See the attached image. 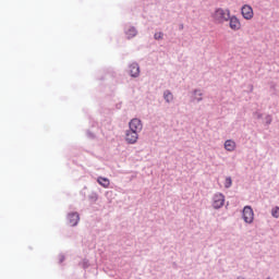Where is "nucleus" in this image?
<instances>
[{
  "instance_id": "0eeeda50",
  "label": "nucleus",
  "mask_w": 279,
  "mask_h": 279,
  "mask_svg": "<svg viewBox=\"0 0 279 279\" xmlns=\"http://www.w3.org/2000/svg\"><path fill=\"white\" fill-rule=\"evenodd\" d=\"M226 202V197L223 196V194H216L214 196V208H221V206H223Z\"/></svg>"
},
{
  "instance_id": "dca6fc26",
  "label": "nucleus",
  "mask_w": 279,
  "mask_h": 279,
  "mask_svg": "<svg viewBox=\"0 0 279 279\" xmlns=\"http://www.w3.org/2000/svg\"><path fill=\"white\" fill-rule=\"evenodd\" d=\"M226 189H230L232 186V178L228 177L225 181Z\"/></svg>"
},
{
  "instance_id": "7ed1b4c3",
  "label": "nucleus",
  "mask_w": 279,
  "mask_h": 279,
  "mask_svg": "<svg viewBox=\"0 0 279 279\" xmlns=\"http://www.w3.org/2000/svg\"><path fill=\"white\" fill-rule=\"evenodd\" d=\"M241 14L245 21H252L254 19V9L248 4H245L241 9Z\"/></svg>"
},
{
  "instance_id": "2eb2a0df",
  "label": "nucleus",
  "mask_w": 279,
  "mask_h": 279,
  "mask_svg": "<svg viewBox=\"0 0 279 279\" xmlns=\"http://www.w3.org/2000/svg\"><path fill=\"white\" fill-rule=\"evenodd\" d=\"M202 92L199 90H195L194 92V99H196V101H202Z\"/></svg>"
},
{
  "instance_id": "ddd939ff",
  "label": "nucleus",
  "mask_w": 279,
  "mask_h": 279,
  "mask_svg": "<svg viewBox=\"0 0 279 279\" xmlns=\"http://www.w3.org/2000/svg\"><path fill=\"white\" fill-rule=\"evenodd\" d=\"M126 36L128 38H134V36H136V28L134 27L129 28V31L126 32Z\"/></svg>"
},
{
  "instance_id": "1a4fd4ad",
  "label": "nucleus",
  "mask_w": 279,
  "mask_h": 279,
  "mask_svg": "<svg viewBox=\"0 0 279 279\" xmlns=\"http://www.w3.org/2000/svg\"><path fill=\"white\" fill-rule=\"evenodd\" d=\"M141 74V68L138 66L137 63H132L130 65V75L131 77H138V75Z\"/></svg>"
},
{
  "instance_id": "f257e3e1",
  "label": "nucleus",
  "mask_w": 279,
  "mask_h": 279,
  "mask_svg": "<svg viewBox=\"0 0 279 279\" xmlns=\"http://www.w3.org/2000/svg\"><path fill=\"white\" fill-rule=\"evenodd\" d=\"M215 23L219 25H223V23H228L230 21V9L217 8L211 14Z\"/></svg>"
},
{
  "instance_id": "9d476101",
  "label": "nucleus",
  "mask_w": 279,
  "mask_h": 279,
  "mask_svg": "<svg viewBox=\"0 0 279 279\" xmlns=\"http://www.w3.org/2000/svg\"><path fill=\"white\" fill-rule=\"evenodd\" d=\"M225 149L227 151H234V149H236V142H234L232 140H227L225 142Z\"/></svg>"
},
{
  "instance_id": "f8f14e48",
  "label": "nucleus",
  "mask_w": 279,
  "mask_h": 279,
  "mask_svg": "<svg viewBox=\"0 0 279 279\" xmlns=\"http://www.w3.org/2000/svg\"><path fill=\"white\" fill-rule=\"evenodd\" d=\"M163 98L166 99V101L168 104H170V101H173V94H171V92L167 90L163 93Z\"/></svg>"
},
{
  "instance_id": "20e7f679",
  "label": "nucleus",
  "mask_w": 279,
  "mask_h": 279,
  "mask_svg": "<svg viewBox=\"0 0 279 279\" xmlns=\"http://www.w3.org/2000/svg\"><path fill=\"white\" fill-rule=\"evenodd\" d=\"M129 128L131 131L138 134L143 130V122L140 119H132L129 123Z\"/></svg>"
},
{
  "instance_id": "423d86ee",
  "label": "nucleus",
  "mask_w": 279,
  "mask_h": 279,
  "mask_svg": "<svg viewBox=\"0 0 279 279\" xmlns=\"http://www.w3.org/2000/svg\"><path fill=\"white\" fill-rule=\"evenodd\" d=\"M125 141L130 145H134V143H136V141H138V133H136L135 131H132V130L126 131Z\"/></svg>"
},
{
  "instance_id": "9b49d317",
  "label": "nucleus",
  "mask_w": 279,
  "mask_h": 279,
  "mask_svg": "<svg viewBox=\"0 0 279 279\" xmlns=\"http://www.w3.org/2000/svg\"><path fill=\"white\" fill-rule=\"evenodd\" d=\"M97 182L104 189H108L110 186V179L108 178L98 177Z\"/></svg>"
},
{
  "instance_id": "39448f33",
  "label": "nucleus",
  "mask_w": 279,
  "mask_h": 279,
  "mask_svg": "<svg viewBox=\"0 0 279 279\" xmlns=\"http://www.w3.org/2000/svg\"><path fill=\"white\" fill-rule=\"evenodd\" d=\"M229 26L230 29H232L233 32H239V29H241V21H239V17H236V15L230 16Z\"/></svg>"
},
{
  "instance_id": "6e6552de",
  "label": "nucleus",
  "mask_w": 279,
  "mask_h": 279,
  "mask_svg": "<svg viewBox=\"0 0 279 279\" xmlns=\"http://www.w3.org/2000/svg\"><path fill=\"white\" fill-rule=\"evenodd\" d=\"M68 221L70 226H77L80 222V214L77 213H71L68 215Z\"/></svg>"
},
{
  "instance_id": "4468645a",
  "label": "nucleus",
  "mask_w": 279,
  "mask_h": 279,
  "mask_svg": "<svg viewBox=\"0 0 279 279\" xmlns=\"http://www.w3.org/2000/svg\"><path fill=\"white\" fill-rule=\"evenodd\" d=\"M271 216L275 218V219H278L279 218V207L276 206L271 209Z\"/></svg>"
},
{
  "instance_id": "f3484780",
  "label": "nucleus",
  "mask_w": 279,
  "mask_h": 279,
  "mask_svg": "<svg viewBox=\"0 0 279 279\" xmlns=\"http://www.w3.org/2000/svg\"><path fill=\"white\" fill-rule=\"evenodd\" d=\"M162 36H163L162 33H156L155 34V40H162Z\"/></svg>"
},
{
  "instance_id": "f03ea898",
  "label": "nucleus",
  "mask_w": 279,
  "mask_h": 279,
  "mask_svg": "<svg viewBox=\"0 0 279 279\" xmlns=\"http://www.w3.org/2000/svg\"><path fill=\"white\" fill-rule=\"evenodd\" d=\"M245 223H254V209L251 206H245L242 213Z\"/></svg>"
}]
</instances>
